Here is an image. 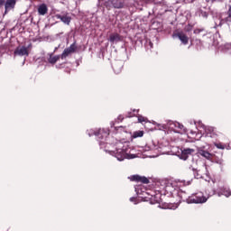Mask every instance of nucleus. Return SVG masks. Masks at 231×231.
<instances>
[{
    "label": "nucleus",
    "mask_w": 231,
    "mask_h": 231,
    "mask_svg": "<svg viewBox=\"0 0 231 231\" xmlns=\"http://www.w3.org/2000/svg\"><path fill=\"white\" fill-rule=\"evenodd\" d=\"M217 194L218 196H226V198H230L231 196V191L228 188H220L219 189H217Z\"/></svg>",
    "instance_id": "10"
},
{
    "label": "nucleus",
    "mask_w": 231,
    "mask_h": 231,
    "mask_svg": "<svg viewBox=\"0 0 231 231\" xmlns=\"http://www.w3.org/2000/svg\"><path fill=\"white\" fill-rule=\"evenodd\" d=\"M114 8H124V0H112Z\"/></svg>",
    "instance_id": "14"
},
{
    "label": "nucleus",
    "mask_w": 231,
    "mask_h": 231,
    "mask_svg": "<svg viewBox=\"0 0 231 231\" xmlns=\"http://www.w3.org/2000/svg\"><path fill=\"white\" fill-rule=\"evenodd\" d=\"M200 32H203V29H195L193 33H195L196 35H199Z\"/></svg>",
    "instance_id": "24"
},
{
    "label": "nucleus",
    "mask_w": 231,
    "mask_h": 231,
    "mask_svg": "<svg viewBox=\"0 0 231 231\" xmlns=\"http://www.w3.org/2000/svg\"><path fill=\"white\" fill-rule=\"evenodd\" d=\"M130 201H132V202L136 201V198H134V197L130 198Z\"/></svg>",
    "instance_id": "28"
},
{
    "label": "nucleus",
    "mask_w": 231,
    "mask_h": 231,
    "mask_svg": "<svg viewBox=\"0 0 231 231\" xmlns=\"http://www.w3.org/2000/svg\"><path fill=\"white\" fill-rule=\"evenodd\" d=\"M196 152V150L190 148H185L181 151L180 158L181 160H188L189 156H192Z\"/></svg>",
    "instance_id": "6"
},
{
    "label": "nucleus",
    "mask_w": 231,
    "mask_h": 231,
    "mask_svg": "<svg viewBox=\"0 0 231 231\" xmlns=\"http://www.w3.org/2000/svg\"><path fill=\"white\" fill-rule=\"evenodd\" d=\"M214 145H215V147H217V149H225V145L223 144V143H214Z\"/></svg>",
    "instance_id": "23"
},
{
    "label": "nucleus",
    "mask_w": 231,
    "mask_h": 231,
    "mask_svg": "<svg viewBox=\"0 0 231 231\" xmlns=\"http://www.w3.org/2000/svg\"><path fill=\"white\" fill-rule=\"evenodd\" d=\"M114 154L119 162H124L125 158H129V155H127V152H125L124 148H116V151H114Z\"/></svg>",
    "instance_id": "2"
},
{
    "label": "nucleus",
    "mask_w": 231,
    "mask_h": 231,
    "mask_svg": "<svg viewBox=\"0 0 231 231\" xmlns=\"http://www.w3.org/2000/svg\"><path fill=\"white\" fill-rule=\"evenodd\" d=\"M47 60L49 64H57L58 60H60V55L53 56V53L47 54Z\"/></svg>",
    "instance_id": "9"
},
{
    "label": "nucleus",
    "mask_w": 231,
    "mask_h": 231,
    "mask_svg": "<svg viewBox=\"0 0 231 231\" xmlns=\"http://www.w3.org/2000/svg\"><path fill=\"white\" fill-rule=\"evenodd\" d=\"M135 113H138V110L134 109L133 111L127 112L125 118H133V116H136Z\"/></svg>",
    "instance_id": "18"
},
{
    "label": "nucleus",
    "mask_w": 231,
    "mask_h": 231,
    "mask_svg": "<svg viewBox=\"0 0 231 231\" xmlns=\"http://www.w3.org/2000/svg\"><path fill=\"white\" fill-rule=\"evenodd\" d=\"M56 19H60L61 23L69 26L71 24V17L69 13H63V14H55Z\"/></svg>",
    "instance_id": "3"
},
{
    "label": "nucleus",
    "mask_w": 231,
    "mask_h": 231,
    "mask_svg": "<svg viewBox=\"0 0 231 231\" xmlns=\"http://www.w3.org/2000/svg\"><path fill=\"white\" fill-rule=\"evenodd\" d=\"M144 132L143 131H135L133 134V138H142L143 136Z\"/></svg>",
    "instance_id": "17"
},
{
    "label": "nucleus",
    "mask_w": 231,
    "mask_h": 231,
    "mask_svg": "<svg viewBox=\"0 0 231 231\" xmlns=\"http://www.w3.org/2000/svg\"><path fill=\"white\" fill-rule=\"evenodd\" d=\"M99 140H104V138H107V135H100V134H97L96 135Z\"/></svg>",
    "instance_id": "25"
},
{
    "label": "nucleus",
    "mask_w": 231,
    "mask_h": 231,
    "mask_svg": "<svg viewBox=\"0 0 231 231\" xmlns=\"http://www.w3.org/2000/svg\"><path fill=\"white\" fill-rule=\"evenodd\" d=\"M207 134H209L210 138H212V136H216V133H214V128L213 127H209L206 130Z\"/></svg>",
    "instance_id": "21"
},
{
    "label": "nucleus",
    "mask_w": 231,
    "mask_h": 231,
    "mask_svg": "<svg viewBox=\"0 0 231 231\" xmlns=\"http://www.w3.org/2000/svg\"><path fill=\"white\" fill-rule=\"evenodd\" d=\"M109 41L112 43L120 42V41H122V37L118 33H112L110 34Z\"/></svg>",
    "instance_id": "12"
},
{
    "label": "nucleus",
    "mask_w": 231,
    "mask_h": 231,
    "mask_svg": "<svg viewBox=\"0 0 231 231\" xmlns=\"http://www.w3.org/2000/svg\"><path fill=\"white\" fill-rule=\"evenodd\" d=\"M198 177L197 178H200L199 175H197Z\"/></svg>",
    "instance_id": "31"
},
{
    "label": "nucleus",
    "mask_w": 231,
    "mask_h": 231,
    "mask_svg": "<svg viewBox=\"0 0 231 231\" xmlns=\"http://www.w3.org/2000/svg\"><path fill=\"white\" fill-rule=\"evenodd\" d=\"M5 6V0H0V8Z\"/></svg>",
    "instance_id": "27"
},
{
    "label": "nucleus",
    "mask_w": 231,
    "mask_h": 231,
    "mask_svg": "<svg viewBox=\"0 0 231 231\" xmlns=\"http://www.w3.org/2000/svg\"><path fill=\"white\" fill-rule=\"evenodd\" d=\"M175 37H178L180 41L182 42V44L187 45L189 44V36L185 34L183 32H179L175 34Z\"/></svg>",
    "instance_id": "8"
},
{
    "label": "nucleus",
    "mask_w": 231,
    "mask_h": 231,
    "mask_svg": "<svg viewBox=\"0 0 231 231\" xmlns=\"http://www.w3.org/2000/svg\"><path fill=\"white\" fill-rule=\"evenodd\" d=\"M131 181H135L136 183H144L147 185L149 183V179L146 177H142L140 175H133L130 177Z\"/></svg>",
    "instance_id": "5"
},
{
    "label": "nucleus",
    "mask_w": 231,
    "mask_h": 231,
    "mask_svg": "<svg viewBox=\"0 0 231 231\" xmlns=\"http://www.w3.org/2000/svg\"><path fill=\"white\" fill-rule=\"evenodd\" d=\"M77 42H74L68 49L70 53H75L77 51Z\"/></svg>",
    "instance_id": "16"
},
{
    "label": "nucleus",
    "mask_w": 231,
    "mask_h": 231,
    "mask_svg": "<svg viewBox=\"0 0 231 231\" xmlns=\"http://www.w3.org/2000/svg\"><path fill=\"white\" fill-rule=\"evenodd\" d=\"M213 2L216 1V0H212Z\"/></svg>",
    "instance_id": "32"
},
{
    "label": "nucleus",
    "mask_w": 231,
    "mask_h": 231,
    "mask_svg": "<svg viewBox=\"0 0 231 231\" xmlns=\"http://www.w3.org/2000/svg\"><path fill=\"white\" fill-rule=\"evenodd\" d=\"M137 118H138L139 124H143V122L144 123L148 122L147 117H143V116H138Z\"/></svg>",
    "instance_id": "22"
},
{
    "label": "nucleus",
    "mask_w": 231,
    "mask_h": 231,
    "mask_svg": "<svg viewBox=\"0 0 231 231\" xmlns=\"http://www.w3.org/2000/svg\"><path fill=\"white\" fill-rule=\"evenodd\" d=\"M14 55H19L20 57H23L25 55V57H28V55H30V52L28 51V48L27 47H21V48H16L14 51Z\"/></svg>",
    "instance_id": "7"
},
{
    "label": "nucleus",
    "mask_w": 231,
    "mask_h": 231,
    "mask_svg": "<svg viewBox=\"0 0 231 231\" xmlns=\"http://www.w3.org/2000/svg\"><path fill=\"white\" fill-rule=\"evenodd\" d=\"M199 154H200V156H203V158H206V160H212V158H214V155L212 153L205 150H199Z\"/></svg>",
    "instance_id": "13"
},
{
    "label": "nucleus",
    "mask_w": 231,
    "mask_h": 231,
    "mask_svg": "<svg viewBox=\"0 0 231 231\" xmlns=\"http://www.w3.org/2000/svg\"><path fill=\"white\" fill-rule=\"evenodd\" d=\"M124 116H122V115H120V116H118V117H117V120H118V122H124Z\"/></svg>",
    "instance_id": "26"
},
{
    "label": "nucleus",
    "mask_w": 231,
    "mask_h": 231,
    "mask_svg": "<svg viewBox=\"0 0 231 231\" xmlns=\"http://www.w3.org/2000/svg\"><path fill=\"white\" fill-rule=\"evenodd\" d=\"M130 158H134V156H131Z\"/></svg>",
    "instance_id": "30"
},
{
    "label": "nucleus",
    "mask_w": 231,
    "mask_h": 231,
    "mask_svg": "<svg viewBox=\"0 0 231 231\" xmlns=\"http://www.w3.org/2000/svg\"><path fill=\"white\" fill-rule=\"evenodd\" d=\"M39 15H46L48 14V5L46 4H42L38 6Z\"/></svg>",
    "instance_id": "11"
},
{
    "label": "nucleus",
    "mask_w": 231,
    "mask_h": 231,
    "mask_svg": "<svg viewBox=\"0 0 231 231\" xmlns=\"http://www.w3.org/2000/svg\"><path fill=\"white\" fill-rule=\"evenodd\" d=\"M180 197L182 201H186L187 203H206L207 199L203 196V193H197L193 196H187L185 191H181L180 193Z\"/></svg>",
    "instance_id": "1"
},
{
    "label": "nucleus",
    "mask_w": 231,
    "mask_h": 231,
    "mask_svg": "<svg viewBox=\"0 0 231 231\" xmlns=\"http://www.w3.org/2000/svg\"><path fill=\"white\" fill-rule=\"evenodd\" d=\"M226 14L227 17L225 19L226 23H231V5H229Z\"/></svg>",
    "instance_id": "19"
},
{
    "label": "nucleus",
    "mask_w": 231,
    "mask_h": 231,
    "mask_svg": "<svg viewBox=\"0 0 231 231\" xmlns=\"http://www.w3.org/2000/svg\"><path fill=\"white\" fill-rule=\"evenodd\" d=\"M15 5H17V0H5V15H6V14L11 10H14V8H15Z\"/></svg>",
    "instance_id": "4"
},
{
    "label": "nucleus",
    "mask_w": 231,
    "mask_h": 231,
    "mask_svg": "<svg viewBox=\"0 0 231 231\" xmlns=\"http://www.w3.org/2000/svg\"><path fill=\"white\" fill-rule=\"evenodd\" d=\"M210 2V0H206V3H209Z\"/></svg>",
    "instance_id": "29"
},
{
    "label": "nucleus",
    "mask_w": 231,
    "mask_h": 231,
    "mask_svg": "<svg viewBox=\"0 0 231 231\" xmlns=\"http://www.w3.org/2000/svg\"><path fill=\"white\" fill-rule=\"evenodd\" d=\"M69 55H71V52L69 51L68 48H66L60 57V59L64 60Z\"/></svg>",
    "instance_id": "15"
},
{
    "label": "nucleus",
    "mask_w": 231,
    "mask_h": 231,
    "mask_svg": "<svg viewBox=\"0 0 231 231\" xmlns=\"http://www.w3.org/2000/svg\"><path fill=\"white\" fill-rule=\"evenodd\" d=\"M113 69L116 73H120V71H122V65L118 67V64L115 63L113 65Z\"/></svg>",
    "instance_id": "20"
}]
</instances>
